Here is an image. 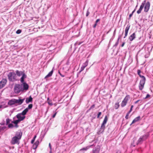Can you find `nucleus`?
I'll return each instance as SVG.
<instances>
[{"instance_id":"1","label":"nucleus","mask_w":153,"mask_h":153,"mask_svg":"<svg viewBox=\"0 0 153 153\" xmlns=\"http://www.w3.org/2000/svg\"><path fill=\"white\" fill-rule=\"evenodd\" d=\"M137 74L141 78L140 80V82L139 85V90H142L143 88L144 84L145 83L146 79L145 76L140 74L141 71L139 70H137Z\"/></svg>"},{"instance_id":"2","label":"nucleus","mask_w":153,"mask_h":153,"mask_svg":"<svg viewBox=\"0 0 153 153\" xmlns=\"http://www.w3.org/2000/svg\"><path fill=\"white\" fill-rule=\"evenodd\" d=\"M7 76L10 82H15L19 80L16 74L13 71L12 72H9Z\"/></svg>"},{"instance_id":"3","label":"nucleus","mask_w":153,"mask_h":153,"mask_svg":"<svg viewBox=\"0 0 153 153\" xmlns=\"http://www.w3.org/2000/svg\"><path fill=\"white\" fill-rule=\"evenodd\" d=\"M14 90L15 93L16 94L19 93L21 91H23V89L22 88V85H15L14 87Z\"/></svg>"},{"instance_id":"4","label":"nucleus","mask_w":153,"mask_h":153,"mask_svg":"<svg viewBox=\"0 0 153 153\" xmlns=\"http://www.w3.org/2000/svg\"><path fill=\"white\" fill-rule=\"evenodd\" d=\"M108 119L107 116H105L102 124L100 130L99 131L100 132L102 133L104 131L105 129V125Z\"/></svg>"},{"instance_id":"5","label":"nucleus","mask_w":153,"mask_h":153,"mask_svg":"<svg viewBox=\"0 0 153 153\" xmlns=\"http://www.w3.org/2000/svg\"><path fill=\"white\" fill-rule=\"evenodd\" d=\"M20 140L18 138L15 136L12 138L11 141V143L12 145L16 144H19Z\"/></svg>"},{"instance_id":"6","label":"nucleus","mask_w":153,"mask_h":153,"mask_svg":"<svg viewBox=\"0 0 153 153\" xmlns=\"http://www.w3.org/2000/svg\"><path fill=\"white\" fill-rule=\"evenodd\" d=\"M129 98V96L128 95H127L124 98L123 100L122 101L121 104V106L122 107L125 106L126 104L128 101Z\"/></svg>"},{"instance_id":"7","label":"nucleus","mask_w":153,"mask_h":153,"mask_svg":"<svg viewBox=\"0 0 153 153\" xmlns=\"http://www.w3.org/2000/svg\"><path fill=\"white\" fill-rule=\"evenodd\" d=\"M25 100V98L23 99H21V98H19L18 99H15L16 104H17L18 105H21L23 103Z\"/></svg>"},{"instance_id":"8","label":"nucleus","mask_w":153,"mask_h":153,"mask_svg":"<svg viewBox=\"0 0 153 153\" xmlns=\"http://www.w3.org/2000/svg\"><path fill=\"white\" fill-rule=\"evenodd\" d=\"M7 82V80L6 79H3L0 82V88H1L5 86Z\"/></svg>"},{"instance_id":"9","label":"nucleus","mask_w":153,"mask_h":153,"mask_svg":"<svg viewBox=\"0 0 153 153\" xmlns=\"http://www.w3.org/2000/svg\"><path fill=\"white\" fill-rule=\"evenodd\" d=\"M144 10V11L145 12H147L149 10L150 6V3L149 1L147 2L146 3L145 2V4Z\"/></svg>"},{"instance_id":"10","label":"nucleus","mask_w":153,"mask_h":153,"mask_svg":"<svg viewBox=\"0 0 153 153\" xmlns=\"http://www.w3.org/2000/svg\"><path fill=\"white\" fill-rule=\"evenodd\" d=\"M100 146L98 145L94 148L92 150V153H99L100 150Z\"/></svg>"},{"instance_id":"11","label":"nucleus","mask_w":153,"mask_h":153,"mask_svg":"<svg viewBox=\"0 0 153 153\" xmlns=\"http://www.w3.org/2000/svg\"><path fill=\"white\" fill-rule=\"evenodd\" d=\"M146 2V1L145 0V1H143V2L141 4L140 6L139 9L137 11V13L138 14H139L141 13L142 10L143 8L145 5V4Z\"/></svg>"},{"instance_id":"12","label":"nucleus","mask_w":153,"mask_h":153,"mask_svg":"<svg viewBox=\"0 0 153 153\" xmlns=\"http://www.w3.org/2000/svg\"><path fill=\"white\" fill-rule=\"evenodd\" d=\"M146 2V1L145 0V1H143V2L141 4L140 6L139 9L137 11V13L138 14H139L141 13L142 10L143 8L145 5V4Z\"/></svg>"},{"instance_id":"13","label":"nucleus","mask_w":153,"mask_h":153,"mask_svg":"<svg viewBox=\"0 0 153 153\" xmlns=\"http://www.w3.org/2000/svg\"><path fill=\"white\" fill-rule=\"evenodd\" d=\"M147 138V136L146 135H143L142 137H140V138L138 140L137 142V144L140 143L142 142H143L144 140H145Z\"/></svg>"},{"instance_id":"14","label":"nucleus","mask_w":153,"mask_h":153,"mask_svg":"<svg viewBox=\"0 0 153 153\" xmlns=\"http://www.w3.org/2000/svg\"><path fill=\"white\" fill-rule=\"evenodd\" d=\"M23 115L21 113L17 114L16 116V117L18 119H19L21 121L23 120L25 118V116Z\"/></svg>"},{"instance_id":"15","label":"nucleus","mask_w":153,"mask_h":153,"mask_svg":"<svg viewBox=\"0 0 153 153\" xmlns=\"http://www.w3.org/2000/svg\"><path fill=\"white\" fill-rule=\"evenodd\" d=\"M25 102L27 104H28L30 102H32L33 101V98L30 96L29 97L25 98Z\"/></svg>"},{"instance_id":"16","label":"nucleus","mask_w":153,"mask_h":153,"mask_svg":"<svg viewBox=\"0 0 153 153\" xmlns=\"http://www.w3.org/2000/svg\"><path fill=\"white\" fill-rule=\"evenodd\" d=\"M16 104L15 99H13L10 100L8 102L9 105H12Z\"/></svg>"},{"instance_id":"17","label":"nucleus","mask_w":153,"mask_h":153,"mask_svg":"<svg viewBox=\"0 0 153 153\" xmlns=\"http://www.w3.org/2000/svg\"><path fill=\"white\" fill-rule=\"evenodd\" d=\"M130 26V25H128L126 27L125 30V36L124 37V38H125L127 36L128 31L129 29Z\"/></svg>"},{"instance_id":"18","label":"nucleus","mask_w":153,"mask_h":153,"mask_svg":"<svg viewBox=\"0 0 153 153\" xmlns=\"http://www.w3.org/2000/svg\"><path fill=\"white\" fill-rule=\"evenodd\" d=\"M22 135V132L20 131L17 132L15 134V137L18 138L20 140L21 138Z\"/></svg>"},{"instance_id":"19","label":"nucleus","mask_w":153,"mask_h":153,"mask_svg":"<svg viewBox=\"0 0 153 153\" xmlns=\"http://www.w3.org/2000/svg\"><path fill=\"white\" fill-rule=\"evenodd\" d=\"M23 84L22 85V88L23 89V91L24 90H27L28 88V84L25 82H23L22 83Z\"/></svg>"},{"instance_id":"20","label":"nucleus","mask_w":153,"mask_h":153,"mask_svg":"<svg viewBox=\"0 0 153 153\" xmlns=\"http://www.w3.org/2000/svg\"><path fill=\"white\" fill-rule=\"evenodd\" d=\"M136 37V35L134 33L132 34L129 37V39L130 41H132Z\"/></svg>"},{"instance_id":"21","label":"nucleus","mask_w":153,"mask_h":153,"mask_svg":"<svg viewBox=\"0 0 153 153\" xmlns=\"http://www.w3.org/2000/svg\"><path fill=\"white\" fill-rule=\"evenodd\" d=\"M16 74L17 76H20L21 75H22L23 74H25L24 72L22 71H19L18 70L16 71Z\"/></svg>"},{"instance_id":"22","label":"nucleus","mask_w":153,"mask_h":153,"mask_svg":"<svg viewBox=\"0 0 153 153\" xmlns=\"http://www.w3.org/2000/svg\"><path fill=\"white\" fill-rule=\"evenodd\" d=\"M26 77V75L25 74H23V75H22V77H21L20 79V81L22 83H23L24 82V79Z\"/></svg>"},{"instance_id":"23","label":"nucleus","mask_w":153,"mask_h":153,"mask_svg":"<svg viewBox=\"0 0 153 153\" xmlns=\"http://www.w3.org/2000/svg\"><path fill=\"white\" fill-rule=\"evenodd\" d=\"M140 116H138V117L135 118L133 120V121L131 123V124L134 123H135L136 122H137L138 121H139L140 120Z\"/></svg>"},{"instance_id":"24","label":"nucleus","mask_w":153,"mask_h":153,"mask_svg":"<svg viewBox=\"0 0 153 153\" xmlns=\"http://www.w3.org/2000/svg\"><path fill=\"white\" fill-rule=\"evenodd\" d=\"M94 146V145H92L89 146H88L87 147L84 148L82 149H81L80 150V151H82V150H85V151H86L87 149L90 148L91 147V146Z\"/></svg>"},{"instance_id":"25","label":"nucleus","mask_w":153,"mask_h":153,"mask_svg":"<svg viewBox=\"0 0 153 153\" xmlns=\"http://www.w3.org/2000/svg\"><path fill=\"white\" fill-rule=\"evenodd\" d=\"M53 70H52L45 77V78H47L51 76L53 74Z\"/></svg>"},{"instance_id":"26","label":"nucleus","mask_w":153,"mask_h":153,"mask_svg":"<svg viewBox=\"0 0 153 153\" xmlns=\"http://www.w3.org/2000/svg\"><path fill=\"white\" fill-rule=\"evenodd\" d=\"M28 110L27 108H25L21 113L24 116L27 113L28 111Z\"/></svg>"},{"instance_id":"27","label":"nucleus","mask_w":153,"mask_h":153,"mask_svg":"<svg viewBox=\"0 0 153 153\" xmlns=\"http://www.w3.org/2000/svg\"><path fill=\"white\" fill-rule=\"evenodd\" d=\"M121 36H119L118 37V38L117 39V42L115 43V44L114 45L113 47H116L118 44L119 42V39L120 38Z\"/></svg>"},{"instance_id":"28","label":"nucleus","mask_w":153,"mask_h":153,"mask_svg":"<svg viewBox=\"0 0 153 153\" xmlns=\"http://www.w3.org/2000/svg\"><path fill=\"white\" fill-rule=\"evenodd\" d=\"M100 19H97L96 20V22H95V24H94V25H93V27H94V28H95V27H96V26H97V22H99V21H100Z\"/></svg>"},{"instance_id":"29","label":"nucleus","mask_w":153,"mask_h":153,"mask_svg":"<svg viewBox=\"0 0 153 153\" xmlns=\"http://www.w3.org/2000/svg\"><path fill=\"white\" fill-rule=\"evenodd\" d=\"M21 121L19 119H18L17 120H16L15 121H13L12 122V123H13L14 124H17L19 123Z\"/></svg>"},{"instance_id":"30","label":"nucleus","mask_w":153,"mask_h":153,"mask_svg":"<svg viewBox=\"0 0 153 153\" xmlns=\"http://www.w3.org/2000/svg\"><path fill=\"white\" fill-rule=\"evenodd\" d=\"M88 61L87 60L82 65L84 67H86L88 65Z\"/></svg>"},{"instance_id":"31","label":"nucleus","mask_w":153,"mask_h":153,"mask_svg":"<svg viewBox=\"0 0 153 153\" xmlns=\"http://www.w3.org/2000/svg\"><path fill=\"white\" fill-rule=\"evenodd\" d=\"M33 107V105L32 104H30L28 105V107L26 108H27L28 110L29 109H31Z\"/></svg>"},{"instance_id":"32","label":"nucleus","mask_w":153,"mask_h":153,"mask_svg":"<svg viewBox=\"0 0 153 153\" xmlns=\"http://www.w3.org/2000/svg\"><path fill=\"white\" fill-rule=\"evenodd\" d=\"M36 137V135H35L34 136L31 142V143L32 144H33L34 143Z\"/></svg>"},{"instance_id":"33","label":"nucleus","mask_w":153,"mask_h":153,"mask_svg":"<svg viewBox=\"0 0 153 153\" xmlns=\"http://www.w3.org/2000/svg\"><path fill=\"white\" fill-rule=\"evenodd\" d=\"M13 127H14L12 123L9 124L8 125V127L9 128H12Z\"/></svg>"},{"instance_id":"34","label":"nucleus","mask_w":153,"mask_h":153,"mask_svg":"<svg viewBox=\"0 0 153 153\" xmlns=\"http://www.w3.org/2000/svg\"><path fill=\"white\" fill-rule=\"evenodd\" d=\"M119 107V105L118 103H116L115 104V108L116 109H117Z\"/></svg>"},{"instance_id":"35","label":"nucleus","mask_w":153,"mask_h":153,"mask_svg":"<svg viewBox=\"0 0 153 153\" xmlns=\"http://www.w3.org/2000/svg\"><path fill=\"white\" fill-rule=\"evenodd\" d=\"M130 113L128 112L125 117V118L126 119H128L129 118V115Z\"/></svg>"},{"instance_id":"36","label":"nucleus","mask_w":153,"mask_h":153,"mask_svg":"<svg viewBox=\"0 0 153 153\" xmlns=\"http://www.w3.org/2000/svg\"><path fill=\"white\" fill-rule=\"evenodd\" d=\"M10 120L9 119H7L6 120V124L7 125L10 122Z\"/></svg>"},{"instance_id":"37","label":"nucleus","mask_w":153,"mask_h":153,"mask_svg":"<svg viewBox=\"0 0 153 153\" xmlns=\"http://www.w3.org/2000/svg\"><path fill=\"white\" fill-rule=\"evenodd\" d=\"M21 30H18L16 31V33L18 34L20 33L21 32Z\"/></svg>"},{"instance_id":"38","label":"nucleus","mask_w":153,"mask_h":153,"mask_svg":"<svg viewBox=\"0 0 153 153\" xmlns=\"http://www.w3.org/2000/svg\"><path fill=\"white\" fill-rule=\"evenodd\" d=\"M85 68V67H84V66H83V65H82V67L81 68V71H83Z\"/></svg>"},{"instance_id":"39","label":"nucleus","mask_w":153,"mask_h":153,"mask_svg":"<svg viewBox=\"0 0 153 153\" xmlns=\"http://www.w3.org/2000/svg\"><path fill=\"white\" fill-rule=\"evenodd\" d=\"M37 145H35V144L34 143L33 146V149H35L37 147Z\"/></svg>"},{"instance_id":"40","label":"nucleus","mask_w":153,"mask_h":153,"mask_svg":"<svg viewBox=\"0 0 153 153\" xmlns=\"http://www.w3.org/2000/svg\"><path fill=\"white\" fill-rule=\"evenodd\" d=\"M101 112H99L97 116V118H99L100 117V116L101 115Z\"/></svg>"},{"instance_id":"41","label":"nucleus","mask_w":153,"mask_h":153,"mask_svg":"<svg viewBox=\"0 0 153 153\" xmlns=\"http://www.w3.org/2000/svg\"><path fill=\"white\" fill-rule=\"evenodd\" d=\"M35 145H37L38 146L39 144V141L38 140H37L35 143Z\"/></svg>"},{"instance_id":"42","label":"nucleus","mask_w":153,"mask_h":153,"mask_svg":"<svg viewBox=\"0 0 153 153\" xmlns=\"http://www.w3.org/2000/svg\"><path fill=\"white\" fill-rule=\"evenodd\" d=\"M94 107H95V105H93L90 107V109H92V108H94Z\"/></svg>"},{"instance_id":"43","label":"nucleus","mask_w":153,"mask_h":153,"mask_svg":"<svg viewBox=\"0 0 153 153\" xmlns=\"http://www.w3.org/2000/svg\"><path fill=\"white\" fill-rule=\"evenodd\" d=\"M57 114V112H55L53 115H52V118H54L55 117L56 114Z\"/></svg>"},{"instance_id":"44","label":"nucleus","mask_w":153,"mask_h":153,"mask_svg":"<svg viewBox=\"0 0 153 153\" xmlns=\"http://www.w3.org/2000/svg\"><path fill=\"white\" fill-rule=\"evenodd\" d=\"M89 13H90L88 11L87 12V13H86V16H88V15H89Z\"/></svg>"},{"instance_id":"45","label":"nucleus","mask_w":153,"mask_h":153,"mask_svg":"<svg viewBox=\"0 0 153 153\" xmlns=\"http://www.w3.org/2000/svg\"><path fill=\"white\" fill-rule=\"evenodd\" d=\"M150 96V95L149 94H147L146 97H145V99L148 98Z\"/></svg>"},{"instance_id":"46","label":"nucleus","mask_w":153,"mask_h":153,"mask_svg":"<svg viewBox=\"0 0 153 153\" xmlns=\"http://www.w3.org/2000/svg\"><path fill=\"white\" fill-rule=\"evenodd\" d=\"M49 146L50 149V150H51L52 148L51 146V143H50L49 144Z\"/></svg>"},{"instance_id":"47","label":"nucleus","mask_w":153,"mask_h":153,"mask_svg":"<svg viewBox=\"0 0 153 153\" xmlns=\"http://www.w3.org/2000/svg\"><path fill=\"white\" fill-rule=\"evenodd\" d=\"M6 128V127L4 126V127H2L1 128V129L2 130H4V129H5Z\"/></svg>"},{"instance_id":"48","label":"nucleus","mask_w":153,"mask_h":153,"mask_svg":"<svg viewBox=\"0 0 153 153\" xmlns=\"http://www.w3.org/2000/svg\"><path fill=\"white\" fill-rule=\"evenodd\" d=\"M81 44V43H78V42H76L75 43V45H79Z\"/></svg>"},{"instance_id":"49","label":"nucleus","mask_w":153,"mask_h":153,"mask_svg":"<svg viewBox=\"0 0 153 153\" xmlns=\"http://www.w3.org/2000/svg\"><path fill=\"white\" fill-rule=\"evenodd\" d=\"M15 124V127L16 128H17L18 127V126L17 124Z\"/></svg>"},{"instance_id":"50","label":"nucleus","mask_w":153,"mask_h":153,"mask_svg":"<svg viewBox=\"0 0 153 153\" xmlns=\"http://www.w3.org/2000/svg\"><path fill=\"white\" fill-rule=\"evenodd\" d=\"M59 74L62 77H64V76L63 75H62L61 73H60V72H59Z\"/></svg>"},{"instance_id":"51","label":"nucleus","mask_w":153,"mask_h":153,"mask_svg":"<svg viewBox=\"0 0 153 153\" xmlns=\"http://www.w3.org/2000/svg\"><path fill=\"white\" fill-rule=\"evenodd\" d=\"M132 108H131L130 110L128 112V113H131V112L132 111Z\"/></svg>"},{"instance_id":"52","label":"nucleus","mask_w":153,"mask_h":153,"mask_svg":"<svg viewBox=\"0 0 153 153\" xmlns=\"http://www.w3.org/2000/svg\"><path fill=\"white\" fill-rule=\"evenodd\" d=\"M140 101V100H137V101L135 102V103L136 104V103H137Z\"/></svg>"},{"instance_id":"53","label":"nucleus","mask_w":153,"mask_h":153,"mask_svg":"<svg viewBox=\"0 0 153 153\" xmlns=\"http://www.w3.org/2000/svg\"><path fill=\"white\" fill-rule=\"evenodd\" d=\"M132 15H133V14L132 13L131 14H130L129 16V18H131V16H132Z\"/></svg>"},{"instance_id":"54","label":"nucleus","mask_w":153,"mask_h":153,"mask_svg":"<svg viewBox=\"0 0 153 153\" xmlns=\"http://www.w3.org/2000/svg\"><path fill=\"white\" fill-rule=\"evenodd\" d=\"M135 10H136V9H135L134 10L132 11V14H133V13L135 12Z\"/></svg>"},{"instance_id":"55","label":"nucleus","mask_w":153,"mask_h":153,"mask_svg":"<svg viewBox=\"0 0 153 153\" xmlns=\"http://www.w3.org/2000/svg\"><path fill=\"white\" fill-rule=\"evenodd\" d=\"M124 43H123L122 45H121L122 47H123V46H124Z\"/></svg>"},{"instance_id":"56","label":"nucleus","mask_w":153,"mask_h":153,"mask_svg":"<svg viewBox=\"0 0 153 153\" xmlns=\"http://www.w3.org/2000/svg\"><path fill=\"white\" fill-rule=\"evenodd\" d=\"M133 107H134V106H133V105H131V108H132H132H133Z\"/></svg>"},{"instance_id":"57","label":"nucleus","mask_w":153,"mask_h":153,"mask_svg":"<svg viewBox=\"0 0 153 153\" xmlns=\"http://www.w3.org/2000/svg\"><path fill=\"white\" fill-rule=\"evenodd\" d=\"M137 6H136V7H135V9H136V8H137Z\"/></svg>"},{"instance_id":"58","label":"nucleus","mask_w":153,"mask_h":153,"mask_svg":"<svg viewBox=\"0 0 153 153\" xmlns=\"http://www.w3.org/2000/svg\"><path fill=\"white\" fill-rule=\"evenodd\" d=\"M50 153H52L51 150H50Z\"/></svg>"},{"instance_id":"59","label":"nucleus","mask_w":153,"mask_h":153,"mask_svg":"<svg viewBox=\"0 0 153 153\" xmlns=\"http://www.w3.org/2000/svg\"><path fill=\"white\" fill-rule=\"evenodd\" d=\"M2 106L1 105H0V109L2 107Z\"/></svg>"},{"instance_id":"60","label":"nucleus","mask_w":153,"mask_h":153,"mask_svg":"<svg viewBox=\"0 0 153 153\" xmlns=\"http://www.w3.org/2000/svg\"><path fill=\"white\" fill-rule=\"evenodd\" d=\"M49 104L50 105H52V104H51H51Z\"/></svg>"},{"instance_id":"61","label":"nucleus","mask_w":153,"mask_h":153,"mask_svg":"<svg viewBox=\"0 0 153 153\" xmlns=\"http://www.w3.org/2000/svg\"><path fill=\"white\" fill-rule=\"evenodd\" d=\"M1 125H4V123H2V124H1Z\"/></svg>"},{"instance_id":"62","label":"nucleus","mask_w":153,"mask_h":153,"mask_svg":"<svg viewBox=\"0 0 153 153\" xmlns=\"http://www.w3.org/2000/svg\"><path fill=\"white\" fill-rule=\"evenodd\" d=\"M119 153H120V151H119Z\"/></svg>"},{"instance_id":"63","label":"nucleus","mask_w":153,"mask_h":153,"mask_svg":"<svg viewBox=\"0 0 153 153\" xmlns=\"http://www.w3.org/2000/svg\"><path fill=\"white\" fill-rule=\"evenodd\" d=\"M118 152H117V153H118Z\"/></svg>"}]
</instances>
